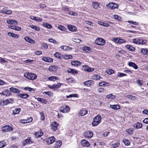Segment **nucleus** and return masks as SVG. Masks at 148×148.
I'll return each mask as SVG.
<instances>
[{
    "mask_svg": "<svg viewBox=\"0 0 148 148\" xmlns=\"http://www.w3.org/2000/svg\"><path fill=\"white\" fill-rule=\"evenodd\" d=\"M101 120V117L100 115H98L95 116L93 119L92 125L95 127L98 125Z\"/></svg>",
    "mask_w": 148,
    "mask_h": 148,
    "instance_id": "nucleus-1",
    "label": "nucleus"
},
{
    "mask_svg": "<svg viewBox=\"0 0 148 148\" xmlns=\"http://www.w3.org/2000/svg\"><path fill=\"white\" fill-rule=\"evenodd\" d=\"M24 77L29 80H34L37 78V76L35 74L31 73L28 72L24 74Z\"/></svg>",
    "mask_w": 148,
    "mask_h": 148,
    "instance_id": "nucleus-2",
    "label": "nucleus"
},
{
    "mask_svg": "<svg viewBox=\"0 0 148 148\" xmlns=\"http://www.w3.org/2000/svg\"><path fill=\"white\" fill-rule=\"evenodd\" d=\"M95 43L99 45L103 46L106 43L105 40L101 38H98L95 41Z\"/></svg>",
    "mask_w": 148,
    "mask_h": 148,
    "instance_id": "nucleus-3",
    "label": "nucleus"
},
{
    "mask_svg": "<svg viewBox=\"0 0 148 148\" xmlns=\"http://www.w3.org/2000/svg\"><path fill=\"white\" fill-rule=\"evenodd\" d=\"M133 43L138 45H143L146 43V41L140 39L134 38L132 39Z\"/></svg>",
    "mask_w": 148,
    "mask_h": 148,
    "instance_id": "nucleus-4",
    "label": "nucleus"
},
{
    "mask_svg": "<svg viewBox=\"0 0 148 148\" xmlns=\"http://www.w3.org/2000/svg\"><path fill=\"white\" fill-rule=\"evenodd\" d=\"M70 110V108L67 105L61 106L60 109V111L61 112L66 113L69 112Z\"/></svg>",
    "mask_w": 148,
    "mask_h": 148,
    "instance_id": "nucleus-5",
    "label": "nucleus"
},
{
    "mask_svg": "<svg viewBox=\"0 0 148 148\" xmlns=\"http://www.w3.org/2000/svg\"><path fill=\"white\" fill-rule=\"evenodd\" d=\"M13 130L12 127L9 125H6L4 126L2 129L3 132H7L12 131Z\"/></svg>",
    "mask_w": 148,
    "mask_h": 148,
    "instance_id": "nucleus-6",
    "label": "nucleus"
},
{
    "mask_svg": "<svg viewBox=\"0 0 148 148\" xmlns=\"http://www.w3.org/2000/svg\"><path fill=\"white\" fill-rule=\"evenodd\" d=\"M106 5L107 6L109 7L111 9L117 8L119 7V5L118 4L113 2H110L109 3L107 4Z\"/></svg>",
    "mask_w": 148,
    "mask_h": 148,
    "instance_id": "nucleus-7",
    "label": "nucleus"
},
{
    "mask_svg": "<svg viewBox=\"0 0 148 148\" xmlns=\"http://www.w3.org/2000/svg\"><path fill=\"white\" fill-rule=\"evenodd\" d=\"M55 140L54 137L51 136L47 139L46 142L47 144L50 145L54 143L55 141Z\"/></svg>",
    "mask_w": 148,
    "mask_h": 148,
    "instance_id": "nucleus-8",
    "label": "nucleus"
},
{
    "mask_svg": "<svg viewBox=\"0 0 148 148\" xmlns=\"http://www.w3.org/2000/svg\"><path fill=\"white\" fill-rule=\"evenodd\" d=\"M84 84L86 86L89 87L93 85L94 84V82L92 80H89L84 82Z\"/></svg>",
    "mask_w": 148,
    "mask_h": 148,
    "instance_id": "nucleus-9",
    "label": "nucleus"
},
{
    "mask_svg": "<svg viewBox=\"0 0 148 148\" xmlns=\"http://www.w3.org/2000/svg\"><path fill=\"white\" fill-rule=\"evenodd\" d=\"M58 125L56 122L54 121L52 122L51 124V127L53 131L56 130L57 129Z\"/></svg>",
    "mask_w": 148,
    "mask_h": 148,
    "instance_id": "nucleus-10",
    "label": "nucleus"
},
{
    "mask_svg": "<svg viewBox=\"0 0 148 148\" xmlns=\"http://www.w3.org/2000/svg\"><path fill=\"white\" fill-rule=\"evenodd\" d=\"M84 135L85 137L88 138H90L92 137L93 134L91 131H88L84 133Z\"/></svg>",
    "mask_w": 148,
    "mask_h": 148,
    "instance_id": "nucleus-11",
    "label": "nucleus"
},
{
    "mask_svg": "<svg viewBox=\"0 0 148 148\" xmlns=\"http://www.w3.org/2000/svg\"><path fill=\"white\" fill-rule=\"evenodd\" d=\"M82 145L85 147H88L90 146V143L87 141L84 140H82L81 141Z\"/></svg>",
    "mask_w": 148,
    "mask_h": 148,
    "instance_id": "nucleus-12",
    "label": "nucleus"
},
{
    "mask_svg": "<svg viewBox=\"0 0 148 148\" xmlns=\"http://www.w3.org/2000/svg\"><path fill=\"white\" fill-rule=\"evenodd\" d=\"M33 142L31 140L30 138L28 137L27 139L23 141V145H25L27 144H31Z\"/></svg>",
    "mask_w": 148,
    "mask_h": 148,
    "instance_id": "nucleus-13",
    "label": "nucleus"
},
{
    "mask_svg": "<svg viewBox=\"0 0 148 148\" xmlns=\"http://www.w3.org/2000/svg\"><path fill=\"white\" fill-rule=\"evenodd\" d=\"M42 59L43 61L47 62H51L53 61V60L49 57H43Z\"/></svg>",
    "mask_w": 148,
    "mask_h": 148,
    "instance_id": "nucleus-14",
    "label": "nucleus"
},
{
    "mask_svg": "<svg viewBox=\"0 0 148 148\" xmlns=\"http://www.w3.org/2000/svg\"><path fill=\"white\" fill-rule=\"evenodd\" d=\"M133 126L135 128L138 129L141 128L142 127L143 125L141 123L137 122L135 123Z\"/></svg>",
    "mask_w": 148,
    "mask_h": 148,
    "instance_id": "nucleus-15",
    "label": "nucleus"
},
{
    "mask_svg": "<svg viewBox=\"0 0 148 148\" xmlns=\"http://www.w3.org/2000/svg\"><path fill=\"white\" fill-rule=\"evenodd\" d=\"M57 69V67L54 66H49V71L53 72H56Z\"/></svg>",
    "mask_w": 148,
    "mask_h": 148,
    "instance_id": "nucleus-16",
    "label": "nucleus"
},
{
    "mask_svg": "<svg viewBox=\"0 0 148 148\" xmlns=\"http://www.w3.org/2000/svg\"><path fill=\"white\" fill-rule=\"evenodd\" d=\"M13 102V100L12 99H8L3 100V102L5 105H6L9 103H12Z\"/></svg>",
    "mask_w": 148,
    "mask_h": 148,
    "instance_id": "nucleus-17",
    "label": "nucleus"
},
{
    "mask_svg": "<svg viewBox=\"0 0 148 148\" xmlns=\"http://www.w3.org/2000/svg\"><path fill=\"white\" fill-rule=\"evenodd\" d=\"M37 99L38 101L45 104H46L48 102L47 101L43 98L38 97L37 98Z\"/></svg>",
    "mask_w": 148,
    "mask_h": 148,
    "instance_id": "nucleus-18",
    "label": "nucleus"
},
{
    "mask_svg": "<svg viewBox=\"0 0 148 148\" xmlns=\"http://www.w3.org/2000/svg\"><path fill=\"white\" fill-rule=\"evenodd\" d=\"M71 63L72 65L77 66L80 65L82 63L81 62L75 60L71 62Z\"/></svg>",
    "mask_w": 148,
    "mask_h": 148,
    "instance_id": "nucleus-19",
    "label": "nucleus"
},
{
    "mask_svg": "<svg viewBox=\"0 0 148 148\" xmlns=\"http://www.w3.org/2000/svg\"><path fill=\"white\" fill-rule=\"evenodd\" d=\"M24 39L26 41L31 43H34V40L29 37L26 36L24 38Z\"/></svg>",
    "mask_w": 148,
    "mask_h": 148,
    "instance_id": "nucleus-20",
    "label": "nucleus"
},
{
    "mask_svg": "<svg viewBox=\"0 0 148 148\" xmlns=\"http://www.w3.org/2000/svg\"><path fill=\"white\" fill-rule=\"evenodd\" d=\"M110 107L115 110H119L120 108V107L118 104L110 105Z\"/></svg>",
    "mask_w": 148,
    "mask_h": 148,
    "instance_id": "nucleus-21",
    "label": "nucleus"
},
{
    "mask_svg": "<svg viewBox=\"0 0 148 148\" xmlns=\"http://www.w3.org/2000/svg\"><path fill=\"white\" fill-rule=\"evenodd\" d=\"M68 28L70 31L72 32L75 31L76 30V28L74 26L71 25H68Z\"/></svg>",
    "mask_w": 148,
    "mask_h": 148,
    "instance_id": "nucleus-22",
    "label": "nucleus"
},
{
    "mask_svg": "<svg viewBox=\"0 0 148 148\" xmlns=\"http://www.w3.org/2000/svg\"><path fill=\"white\" fill-rule=\"evenodd\" d=\"M128 65L130 66L133 67L135 69H137L138 68L137 65L134 63L133 62H129L128 63Z\"/></svg>",
    "mask_w": 148,
    "mask_h": 148,
    "instance_id": "nucleus-23",
    "label": "nucleus"
},
{
    "mask_svg": "<svg viewBox=\"0 0 148 148\" xmlns=\"http://www.w3.org/2000/svg\"><path fill=\"white\" fill-rule=\"evenodd\" d=\"M43 134V133L42 132L40 131L35 132L34 135L37 138H38L42 136Z\"/></svg>",
    "mask_w": 148,
    "mask_h": 148,
    "instance_id": "nucleus-24",
    "label": "nucleus"
},
{
    "mask_svg": "<svg viewBox=\"0 0 148 148\" xmlns=\"http://www.w3.org/2000/svg\"><path fill=\"white\" fill-rule=\"evenodd\" d=\"M10 90L14 93H19L20 91L18 89L14 87H11L10 88Z\"/></svg>",
    "mask_w": 148,
    "mask_h": 148,
    "instance_id": "nucleus-25",
    "label": "nucleus"
},
{
    "mask_svg": "<svg viewBox=\"0 0 148 148\" xmlns=\"http://www.w3.org/2000/svg\"><path fill=\"white\" fill-rule=\"evenodd\" d=\"M92 5L95 9L98 8L99 7V3L96 2L92 1Z\"/></svg>",
    "mask_w": 148,
    "mask_h": 148,
    "instance_id": "nucleus-26",
    "label": "nucleus"
},
{
    "mask_svg": "<svg viewBox=\"0 0 148 148\" xmlns=\"http://www.w3.org/2000/svg\"><path fill=\"white\" fill-rule=\"evenodd\" d=\"M88 111L86 110H81L79 113V114L81 116L85 115L87 113Z\"/></svg>",
    "mask_w": 148,
    "mask_h": 148,
    "instance_id": "nucleus-27",
    "label": "nucleus"
},
{
    "mask_svg": "<svg viewBox=\"0 0 148 148\" xmlns=\"http://www.w3.org/2000/svg\"><path fill=\"white\" fill-rule=\"evenodd\" d=\"M18 95L24 99H26L29 97V95L27 94H19Z\"/></svg>",
    "mask_w": 148,
    "mask_h": 148,
    "instance_id": "nucleus-28",
    "label": "nucleus"
},
{
    "mask_svg": "<svg viewBox=\"0 0 148 148\" xmlns=\"http://www.w3.org/2000/svg\"><path fill=\"white\" fill-rule=\"evenodd\" d=\"M99 85L101 86H109V84L106 82H102L99 83Z\"/></svg>",
    "mask_w": 148,
    "mask_h": 148,
    "instance_id": "nucleus-29",
    "label": "nucleus"
},
{
    "mask_svg": "<svg viewBox=\"0 0 148 148\" xmlns=\"http://www.w3.org/2000/svg\"><path fill=\"white\" fill-rule=\"evenodd\" d=\"M42 25L43 27L48 29H51L52 27L51 25L50 24L47 23H44Z\"/></svg>",
    "mask_w": 148,
    "mask_h": 148,
    "instance_id": "nucleus-30",
    "label": "nucleus"
},
{
    "mask_svg": "<svg viewBox=\"0 0 148 148\" xmlns=\"http://www.w3.org/2000/svg\"><path fill=\"white\" fill-rule=\"evenodd\" d=\"M101 77L97 74H95L92 76V78L93 80H98L101 78ZM102 79V77H101Z\"/></svg>",
    "mask_w": 148,
    "mask_h": 148,
    "instance_id": "nucleus-31",
    "label": "nucleus"
},
{
    "mask_svg": "<svg viewBox=\"0 0 148 148\" xmlns=\"http://www.w3.org/2000/svg\"><path fill=\"white\" fill-rule=\"evenodd\" d=\"M67 72L68 73H70L71 74H74L75 73H77V72L76 71L75 69H69L67 71Z\"/></svg>",
    "mask_w": 148,
    "mask_h": 148,
    "instance_id": "nucleus-32",
    "label": "nucleus"
},
{
    "mask_svg": "<svg viewBox=\"0 0 148 148\" xmlns=\"http://www.w3.org/2000/svg\"><path fill=\"white\" fill-rule=\"evenodd\" d=\"M33 120L32 118L31 117H30L29 118H28L27 119L25 120H22V121H26V122H22V123H28L31 122Z\"/></svg>",
    "mask_w": 148,
    "mask_h": 148,
    "instance_id": "nucleus-33",
    "label": "nucleus"
},
{
    "mask_svg": "<svg viewBox=\"0 0 148 148\" xmlns=\"http://www.w3.org/2000/svg\"><path fill=\"white\" fill-rule=\"evenodd\" d=\"M126 47L131 51H134L135 50V48L132 46L129 45H127L125 46Z\"/></svg>",
    "mask_w": 148,
    "mask_h": 148,
    "instance_id": "nucleus-34",
    "label": "nucleus"
},
{
    "mask_svg": "<svg viewBox=\"0 0 148 148\" xmlns=\"http://www.w3.org/2000/svg\"><path fill=\"white\" fill-rule=\"evenodd\" d=\"M1 94L6 96H9L10 95V91L8 90H3Z\"/></svg>",
    "mask_w": 148,
    "mask_h": 148,
    "instance_id": "nucleus-35",
    "label": "nucleus"
},
{
    "mask_svg": "<svg viewBox=\"0 0 148 148\" xmlns=\"http://www.w3.org/2000/svg\"><path fill=\"white\" fill-rule=\"evenodd\" d=\"M8 34L10 36H11L12 37H14L16 38H18V36L16 34H15L13 33L8 32Z\"/></svg>",
    "mask_w": 148,
    "mask_h": 148,
    "instance_id": "nucleus-36",
    "label": "nucleus"
},
{
    "mask_svg": "<svg viewBox=\"0 0 148 148\" xmlns=\"http://www.w3.org/2000/svg\"><path fill=\"white\" fill-rule=\"evenodd\" d=\"M82 49L84 51L88 53L90 50V48L87 46L83 47L82 48Z\"/></svg>",
    "mask_w": 148,
    "mask_h": 148,
    "instance_id": "nucleus-37",
    "label": "nucleus"
},
{
    "mask_svg": "<svg viewBox=\"0 0 148 148\" xmlns=\"http://www.w3.org/2000/svg\"><path fill=\"white\" fill-rule=\"evenodd\" d=\"M48 79L49 80L55 81L56 80H58L59 77L56 76H52L50 77H49L48 78Z\"/></svg>",
    "mask_w": 148,
    "mask_h": 148,
    "instance_id": "nucleus-38",
    "label": "nucleus"
},
{
    "mask_svg": "<svg viewBox=\"0 0 148 148\" xmlns=\"http://www.w3.org/2000/svg\"><path fill=\"white\" fill-rule=\"evenodd\" d=\"M98 23L100 25L106 27H109L110 25H109L108 23L101 21H98Z\"/></svg>",
    "mask_w": 148,
    "mask_h": 148,
    "instance_id": "nucleus-39",
    "label": "nucleus"
},
{
    "mask_svg": "<svg viewBox=\"0 0 148 148\" xmlns=\"http://www.w3.org/2000/svg\"><path fill=\"white\" fill-rule=\"evenodd\" d=\"M20 109L19 108H17L13 111L12 114H18L20 112Z\"/></svg>",
    "mask_w": 148,
    "mask_h": 148,
    "instance_id": "nucleus-40",
    "label": "nucleus"
},
{
    "mask_svg": "<svg viewBox=\"0 0 148 148\" xmlns=\"http://www.w3.org/2000/svg\"><path fill=\"white\" fill-rule=\"evenodd\" d=\"M107 98L111 99H114L115 98L116 96L112 94H110L109 95H108L106 96Z\"/></svg>",
    "mask_w": 148,
    "mask_h": 148,
    "instance_id": "nucleus-41",
    "label": "nucleus"
},
{
    "mask_svg": "<svg viewBox=\"0 0 148 148\" xmlns=\"http://www.w3.org/2000/svg\"><path fill=\"white\" fill-rule=\"evenodd\" d=\"M54 56L55 57L57 58H58L59 59H62V56H61L60 54L58 52H56L54 54Z\"/></svg>",
    "mask_w": 148,
    "mask_h": 148,
    "instance_id": "nucleus-42",
    "label": "nucleus"
},
{
    "mask_svg": "<svg viewBox=\"0 0 148 148\" xmlns=\"http://www.w3.org/2000/svg\"><path fill=\"white\" fill-rule=\"evenodd\" d=\"M119 144L120 143H119L116 142L112 144V147L113 148H116L118 147Z\"/></svg>",
    "mask_w": 148,
    "mask_h": 148,
    "instance_id": "nucleus-43",
    "label": "nucleus"
},
{
    "mask_svg": "<svg viewBox=\"0 0 148 148\" xmlns=\"http://www.w3.org/2000/svg\"><path fill=\"white\" fill-rule=\"evenodd\" d=\"M30 27L38 31L40 30V28L38 27H37L36 26H34V25H32L30 26Z\"/></svg>",
    "mask_w": 148,
    "mask_h": 148,
    "instance_id": "nucleus-44",
    "label": "nucleus"
},
{
    "mask_svg": "<svg viewBox=\"0 0 148 148\" xmlns=\"http://www.w3.org/2000/svg\"><path fill=\"white\" fill-rule=\"evenodd\" d=\"M6 145V143L3 141H0V148H2L5 147Z\"/></svg>",
    "mask_w": 148,
    "mask_h": 148,
    "instance_id": "nucleus-45",
    "label": "nucleus"
},
{
    "mask_svg": "<svg viewBox=\"0 0 148 148\" xmlns=\"http://www.w3.org/2000/svg\"><path fill=\"white\" fill-rule=\"evenodd\" d=\"M58 28L59 29L62 31H64L66 29L65 27L64 26L62 25H58Z\"/></svg>",
    "mask_w": 148,
    "mask_h": 148,
    "instance_id": "nucleus-46",
    "label": "nucleus"
},
{
    "mask_svg": "<svg viewBox=\"0 0 148 148\" xmlns=\"http://www.w3.org/2000/svg\"><path fill=\"white\" fill-rule=\"evenodd\" d=\"M123 142L124 143L125 145L127 146L129 145L130 144V141L128 140L124 139L123 140Z\"/></svg>",
    "mask_w": 148,
    "mask_h": 148,
    "instance_id": "nucleus-47",
    "label": "nucleus"
},
{
    "mask_svg": "<svg viewBox=\"0 0 148 148\" xmlns=\"http://www.w3.org/2000/svg\"><path fill=\"white\" fill-rule=\"evenodd\" d=\"M113 17L115 19L117 20L118 21H121V18L118 15H114L113 16Z\"/></svg>",
    "mask_w": 148,
    "mask_h": 148,
    "instance_id": "nucleus-48",
    "label": "nucleus"
},
{
    "mask_svg": "<svg viewBox=\"0 0 148 148\" xmlns=\"http://www.w3.org/2000/svg\"><path fill=\"white\" fill-rule=\"evenodd\" d=\"M126 42V41L123 39H119L118 40V43L120 44L123 43H125Z\"/></svg>",
    "mask_w": 148,
    "mask_h": 148,
    "instance_id": "nucleus-49",
    "label": "nucleus"
},
{
    "mask_svg": "<svg viewBox=\"0 0 148 148\" xmlns=\"http://www.w3.org/2000/svg\"><path fill=\"white\" fill-rule=\"evenodd\" d=\"M62 84L58 83L57 84H53V86L54 88H58L61 86Z\"/></svg>",
    "mask_w": 148,
    "mask_h": 148,
    "instance_id": "nucleus-50",
    "label": "nucleus"
},
{
    "mask_svg": "<svg viewBox=\"0 0 148 148\" xmlns=\"http://www.w3.org/2000/svg\"><path fill=\"white\" fill-rule=\"evenodd\" d=\"M127 75L123 73L118 72L117 73V76L119 77H122L124 76H126Z\"/></svg>",
    "mask_w": 148,
    "mask_h": 148,
    "instance_id": "nucleus-51",
    "label": "nucleus"
},
{
    "mask_svg": "<svg viewBox=\"0 0 148 148\" xmlns=\"http://www.w3.org/2000/svg\"><path fill=\"white\" fill-rule=\"evenodd\" d=\"M107 73L109 75H111L114 73V71L112 69H107L106 71Z\"/></svg>",
    "mask_w": 148,
    "mask_h": 148,
    "instance_id": "nucleus-52",
    "label": "nucleus"
},
{
    "mask_svg": "<svg viewBox=\"0 0 148 148\" xmlns=\"http://www.w3.org/2000/svg\"><path fill=\"white\" fill-rule=\"evenodd\" d=\"M90 67L87 65H83L82 66L83 68L84 69V70L88 72V71H89V68Z\"/></svg>",
    "mask_w": 148,
    "mask_h": 148,
    "instance_id": "nucleus-53",
    "label": "nucleus"
},
{
    "mask_svg": "<svg viewBox=\"0 0 148 148\" xmlns=\"http://www.w3.org/2000/svg\"><path fill=\"white\" fill-rule=\"evenodd\" d=\"M72 40L76 43H79L81 41V40L79 39L75 38H72Z\"/></svg>",
    "mask_w": 148,
    "mask_h": 148,
    "instance_id": "nucleus-54",
    "label": "nucleus"
},
{
    "mask_svg": "<svg viewBox=\"0 0 148 148\" xmlns=\"http://www.w3.org/2000/svg\"><path fill=\"white\" fill-rule=\"evenodd\" d=\"M44 94H47L49 96L51 97L52 95V93L50 91L44 92L43 93Z\"/></svg>",
    "mask_w": 148,
    "mask_h": 148,
    "instance_id": "nucleus-55",
    "label": "nucleus"
},
{
    "mask_svg": "<svg viewBox=\"0 0 148 148\" xmlns=\"http://www.w3.org/2000/svg\"><path fill=\"white\" fill-rule=\"evenodd\" d=\"M62 142L61 141L59 140L56 142V145H57V147H60L62 145Z\"/></svg>",
    "mask_w": 148,
    "mask_h": 148,
    "instance_id": "nucleus-56",
    "label": "nucleus"
},
{
    "mask_svg": "<svg viewBox=\"0 0 148 148\" xmlns=\"http://www.w3.org/2000/svg\"><path fill=\"white\" fill-rule=\"evenodd\" d=\"M24 89L25 90H27L29 91H31L32 90H34V88H32L29 87H25L24 88Z\"/></svg>",
    "mask_w": 148,
    "mask_h": 148,
    "instance_id": "nucleus-57",
    "label": "nucleus"
},
{
    "mask_svg": "<svg viewBox=\"0 0 148 148\" xmlns=\"http://www.w3.org/2000/svg\"><path fill=\"white\" fill-rule=\"evenodd\" d=\"M126 97L127 98L133 99L134 100H135L136 98V97L135 96L132 95H127L126 96Z\"/></svg>",
    "mask_w": 148,
    "mask_h": 148,
    "instance_id": "nucleus-58",
    "label": "nucleus"
},
{
    "mask_svg": "<svg viewBox=\"0 0 148 148\" xmlns=\"http://www.w3.org/2000/svg\"><path fill=\"white\" fill-rule=\"evenodd\" d=\"M42 49H46L48 48V46L46 44L43 43L42 45Z\"/></svg>",
    "mask_w": 148,
    "mask_h": 148,
    "instance_id": "nucleus-59",
    "label": "nucleus"
},
{
    "mask_svg": "<svg viewBox=\"0 0 148 148\" xmlns=\"http://www.w3.org/2000/svg\"><path fill=\"white\" fill-rule=\"evenodd\" d=\"M127 22L128 23H130L131 24H134V25H138V23L136 22H134L132 21H130L128 20L127 21Z\"/></svg>",
    "mask_w": 148,
    "mask_h": 148,
    "instance_id": "nucleus-60",
    "label": "nucleus"
},
{
    "mask_svg": "<svg viewBox=\"0 0 148 148\" xmlns=\"http://www.w3.org/2000/svg\"><path fill=\"white\" fill-rule=\"evenodd\" d=\"M141 52L142 53H143L144 55H145L146 52L147 51V49L142 48L140 50Z\"/></svg>",
    "mask_w": 148,
    "mask_h": 148,
    "instance_id": "nucleus-61",
    "label": "nucleus"
},
{
    "mask_svg": "<svg viewBox=\"0 0 148 148\" xmlns=\"http://www.w3.org/2000/svg\"><path fill=\"white\" fill-rule=\"evenodd\" d=\"M68 46L66 45H62L61 46L60 48L64 50L67 51Z\"/></svg>",
    "mask_w": 148,
    "mask_h": 148,
    "instance_id": "nucleus-62",
    "label": "nucleus"
},
{
    "mask_svg": "<svg viewBox=\"0 0 148 148\" xmlns=\"http://www.w3.org/2000/svg\"><path fill=\"white\" fill-rule=\"evenodd\" d=\"M69 13L70 15L72 16H76L77 14L76 12L73 11H69Z\"/></svg>",
    "mask_w": 148,
    "mask_h": 148,
    "instance_id": "nucleus-63",
    "label": "nucleus"
},
{
    "mask_svg": "<svg viewBox=\"0 0 148 148\" xmlns=\"http://www.w3.org/2000/svg\"><path fill=\"white\" fill-rule=\"evenodd\" d=\"M126 132H127L130 134H132V130L130 129L126 130Z\"/></svg>",
    "mask_w": 148,
    "mask_h": 148,
    "instance_id": "nucleus-64",
    "label": "nucleus"
}]
</instances>
